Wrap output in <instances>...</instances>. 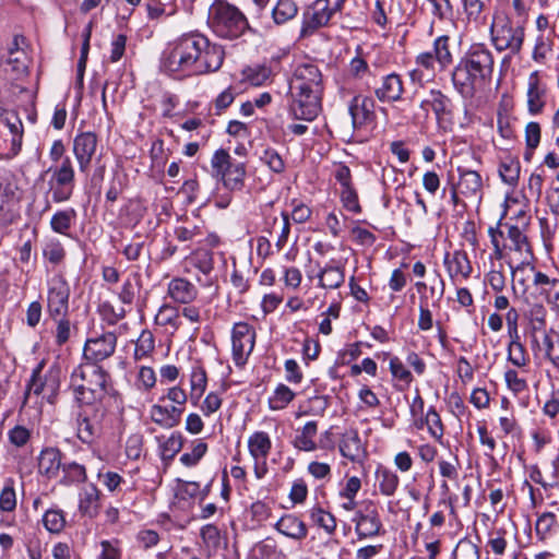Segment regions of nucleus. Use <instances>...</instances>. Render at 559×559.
<instances>
[{
  "label": "nucleus",
  "mask_w": 559,
  "mask_h": 559,
  "mask_svg": "<svg viewBox=\"0 0 559 559\" xmlns=\"http://www.w3.org/2000/svg\"><path fill=\"white\" fill-rule=\"evenodd\" d=\"M224 48L199 32H189L174 39L164 50L160 69L182 79L218 71L224 62Z\"/></svg>",
  "instance_id": "1"
},
{
  "label": "nucleus",
  "mask_w": 559,
  "mask_h": 559,
  "mask_svg": "<svg viewBox=\"0 0 559 559\" xmlns=\"http://www.w3.org/2000/svg\"><path fill=\"white\" fill-rule=\"evenodd\" d=\"M292 102L289 114L294 119L312 121L321 110L322 73L313 62L299 63L289 83Z\"/></svg>",
  "instance_id": "2"
},
{
  "label": "nucleus",
  "mask_w": 559,
  "mask_h": 559,
  "mask_svg": "<svg viewBox=\"0 0 559 559\" xmlns=\"http://www.w3.org/2000/svg\"><path fill=\"white\" fill-rule=\"evenodd\" d=\"M493 67V53L485 44L471 45L452 71L454 88L464 98H472L491 80Z\"/></svg>",
  "instance_id": "3"
},
{
  "label": "nucleus",
  "mask_w": 559,
  "mask_h": 559,
  "mask_svg": "<svg viewBox=\"0 0 559 559\" xmlns=\"http://www.w3.org/2000/svg\"><path fill=\"white\" fill-rule=\"evenodd\" d=\"M207 24L216 36L225 39H236L251 31L245 14L225 0H215L210 7Z\"/></svg>",
  "instance_id": "4"
},
{
  "label": "nucleus",
  "mask_w": 559,
  "mask_h": 559,
  "mask_svg": "<svg viewBox=\"0 0 559 559\" xmlns=\"http://www.w3.org/2000/svg\"><path fill=\"white\" fill-rule=\"evenodd\" d=\"M491 40L498 51L509 50L516 55L521 51L524 40V28L513 26L510 19L504 17L490 26Z\"/></svg>",
  "instance_id": "5"
},
{
  "label": "nucleus",
  "mask_w": 559,
  "mask_h": 559,
  "mask_svg": "<svg viewBox=\"0 0 559 559\" xmlns=\"http://www.w3.org/2000/svg\"><path fill=\"white\" fill-rule=\"evenodd\" d=\"M48 171L51 173L48 185L53 202L68 201L75 186V173L71 159L64 157L59 166L49 168Z\"/></svg>",
  "instance_id": "6"
},
{
  "label": "nucleus",
  "mask_w": 559,
  "mask_h": 559,
  "mask_svg": "<svg viewBox=\"0 0 559 559\" xmlns=\"http://www.w3.org/2000/svg\"><path fill=\"white\" fill-rule=\"evenodd\" d=\"M47 312L52 320L68 316L70 286L62 274H55L47 282Z\"/></svg>",
  "instance_id": "7"
},
{
  "label": "nucleus",
  "mask_w": 559,
  "mask_h": 559,
  "mask_svg": "<svg viewBox=\"0 0 559 559\" xmlns=\"http://www.w3.org/2000/svg\"><path fill=\"white\" fill-rule=\"evenodd\" d=\"M545 273L538 271L530 262H521L515 267H512V288L516 294L518 290L527 299V295L536 297V292L544 281Z\"/></svg>",
  "instance_id": "8"
},
{
  "label": "nucleus",
  "mask_w": 559,
  "mask_h": 559,
  "mask_svg": "<svg viewBox=\"0 0 559 559\" xmlns=\"http://www.w3.org/2000/svg\"><path fill=\"white\" fill-rule=\"evenodd\" d=\"M353 522L359 539L373 538L385 533L379 511L371 501L355 513Z\"/></svg>",
  "instance_id": "9"
},
{
  "label": "nucleus",
  "mask_w": 559,
  "mask_h": 559,
  "mask_svg": "<svg viewBox=\"0 0 559 559\" xmlns=\"http://www.w3.org/2000/svg\"><path fill=\"white\" fill-rule=\"evenodd\" d=\"M19 40L20 36L13 38L11 47L0 61L1 72L7 80L11 81L20 80L28 72L29 59L26 51L19 47Z\"/></svg>",
  "instance_id": "10"
},
{
  "label": "nucleus",
  "mask_w": 559,
  "mask_h": 559,
  "mask_svg": "<svg viewBox=\"0 0 559 559\" xmlns=\"http://www.w3.org/2000/svg\"><path fill=\"white\" fill-rule=\"evenodd\" d=\"M255 343V330L247 322H237L231 331L233 358L236 366H243L252 353Z\"/></svg>",
  "instance_id": "11"
},
{
  "label": "nucleus",
  "mask_w": 559,
  "mask_h": 559,
  "mask_svg": "<svg viewBox=\"0 0 559 559\" xmlns=\"http://www.w3.org/2000/svg\"><path fill=\"white\" fill-rule=\"evenodd\" d=\"M334 14L330 0H316L302 13L300 36L308 37L324 27Z\"/></svg>",
  "instance_id": "12"
},
{
  "label": "nucleus",
  "mask_w": 559,
  "mask_h": 559,
  "mask_svg": "<svg viewBox=\"0 0 559 559\" xmlns=\"http://www.w3.org/2000/svg\"><path fill=\"white\" fill-rule=\"evenodd\" d=\"M117 336L112 332L88 338L83 349V362H98L109 358L116 350Z\"/></svg>",
  "instance_id": "13"
},
{
  "label": "nucleus",
  "mask_w": 559,
  "mask_h": 559,
  "mask_svg": "<svg viewBox=\"0 0 559 559\" xmlns=\"http://www.w3.org/2000/svg\"><path fill=\"white\" fill-rule=\"evenodd\" d=\"M109 373L95 362H82L71 373V383L80 382L86 386L103 389L107 393Z\"/></svg>",
  "instance_id": "14"
},
{
  "label": "nucleus",
  "mask_w": 559,
  "mask_h": 559,
  "mask_svg": "<svg viewBox=\"0 0 559 559\" xmlns=\"http://www.w3.org/2000/svg\"><path fill=\"white\" fill-rule=\"evenodd\" d=\"M97 142V135L91 131L81 132L73 139L72 152L79 169L83 174H86L90 169L93 156L96 153Z\"/></svg>",
  "instance_id": "15"
},
{
  "label": "nucleus",
  "mask_w": 559,
  "mask_h": 559,
  "mask_svg": "<svg viewBox=\"0 0 559 559\" xmlns=\"http://www.w3.org/2000/svg\"><path fill=\"white\" fill-rule=\"evenodd\" d=\"M547 86L538 71H533L527 79L526 103L532 116L543 112L546 106Z\"/></svg>",
  "instance_id": "16"
},
{
  "label": "nucleus",
  "mask_w": 559,
  "mask_h": 559,
  "mask_svg": "<svg viewBox=\"0 0 559 559\" xmlns=\"http://www.w3.org/2000/svg\"><path fill=\"white\" fill-rule=\"evenodd\" d=\"M374 96L381 103H395L402 99L404 82L400 74L392 72L383 75L374 87Z\"/></svg>",
  "instance_id": "17"
},
{
  "label": "nucleus",
  "mask_w": 559,
  "mask_h": 559,
  "mask_svg": "<svg viewBox=\"0 0 559 559\" xmlns=\"http://www.w3.org/2000/svg\"><path fill=\"white\" fill-rule=\"evenodd\" d=\"M376 103L370 96L356 95L349 105V114L355 129L371 123L376 119Z\"/></svg>",
  "instance_id": "18"
},
{
  "label": "nucleus",
  "mask_w": 559,
  "mask_h": 559,
  "mask_svg": "<svg viewBox=\"0 0 559 559\" xmlns=\"http://www.w3.org/2000/svg\"><path fill=\"white\" fill-rule=\"evenodd\" d=\"M0 124L5 127L11 134V152L15 156L22 148L24 128L21 118L13 110H4L0 114Z\"/></svg>",
  "instance_id": "19"
},
{
  "label": "nucleus",
  "mask_w": 559,
  "mask_h": 559,
  "mask_svg": "<svg viewBox=\"0 0 559 559\" xmlns=\"http://www.w3.org/2000/svg\"><path fill=\"white\" fill-rule=\"evenodd\" d=\"M457 173L459 182L455 186L461 194L466 198H478L480 200L483 191L481 176L475 170L463 167H459Z\"/></svg>",
  "instance_id": "20"
},
{
  "label": "nucleus",
  "mask_w": 559,
  "mask_h": 559,
  "mask_svg": "<svg viewBox=\"0 0 559 559\" xmlns=\"http://www.w3.org/2000/svg\"><path fill=\"white\" fill-rule=\"evenodd\" d=\"M100 509V491L94 484H87L79 493V511L82 515L94 519Z\"/></svg>",
  "instance_id": "21"
},
{
  "label": "nucleus",
  "mask_w": 559,
  "mask_h": 559,
  "mask_svg": "<svg viewBox=\"0 0 559 559\" xmlns=\"http://www.w3.org/2000/svg\"><path fill=\"white\" fill-rule=\"evenodd\" d=\"M317 278L318 287L324 289H337L345 282L344 265L334 264V261L332 260L320 269L317 274Z\"/></svg>",
  "instance_id": "22"
},
{
  "label": "nucleus",
  "mask_w": 559,
  "mask_h": 559,
  "mask_svg": "<svg viewBox=\"0 0 559 559\" xmlns=\"http://www.w3.org/2000/svg\"><path fill=\"white\" fill-rule=\"evenodd\" d=\"M182 413V407L163 406L160 404H154L150 409L151 419L166 429H171L178 426L181 420Z\"/></svg>",
  "instance_id": "23"
},
{
  "label": "nucleus",
  "mask_w": 559,
  "mask_h": 559,
  "mask_svg": "<svg viewBox=\"0 0 559 559\" xmlns=\"http://www.w3.org/2000/svg\"><path fill=\"white\" fill-rule=\"evenodd\" d=\"M64 462H62V453L57 448H45L38 456V472L48 478L58 476Z\"/></svg>",
  "instance_id": "24"
},
{
  "label": "nucleus",
  "mask_w": 559,
  "mask_h": 559,
  "mask_svg": "<svg viewBox=\"0 0 559 559\" xmlns=\"http://www.w3.org/2000/svg\"><path fill=\"white\" fill-rule=\"evenodd\" d=\"M444 265L452 280L457 276L468 278L473 272L467 253L462 250H456L452 254L447 253L444 257Z\"/></svg>",
  "instance_id": "25"
},
{
  "label": "nucleus",
  "mask_w": 559,
  "mask_h": 559,
  "mask_svg": "<svg viewBox=\"0 0 559 559\" xmlns=\"http://www.w3.org/2000/svg\"><path fill=\"white\" fill-rule=\"evenodd\" d=\"M168 296L179 304H190L198 297L197 287L183 277H175L168 284Z\"/></svg>",
  "instance_id": "26"
},
{
  "label": "nucleus",
  "mask_w": 559,
  "mask_h": 559,
  "mask_svg": "<svg viewBox=\"0 0 559 559\" xmlns=\"http://www.w3.org/2000/svg\"><path fill=\"white\" fill-rule=\"evenodd\" d=\"M338 448L342 456L352 462L358 461L364 453V447L356 429H348L342 435Z\"/></svg>",
  "instance_id": "27"
},
{
  "label": "nucleus",
  "mask_w": 559,
  "mask_h": 559,
  "mask_svg": "<svg viewBox=\"0 0 559 559\" xmlns=\"http://www.w3.org/2000/svg\"><path fill=\"white\" fill-rule=\"evenodd\" d=\"M275 528L283 535L295 540L306 538L308 530L304 521L294 514L283 515L275 524Z\"/></svg>",
  "instance_id": "28"
},
{
  "label": "nucleus",
  "mask_w": 559,
  "mask_h": 559,
  "mask_svg": "<svg viewBox=\"0 0 559 559\" xmlns=\"http://www.w3.org/2000/svg\"><path fill=\"white\" fill-rule=\"evenodd\" d=\"M519 216L522 218V225L506 224L508 228V239L511 241L510 249L520 253H527L532 255V249L525 235L524 228L527 226L524 212H520Z\"/></svg>",
  "instance_id": "29"
},
{
  "label": "nucleus",
  "mask_w": 559,
  "mask_h": 559,
  "mask_svg": "<svg viewBox=\"0 0 559 559\" xmlns=\"http://www.w3.org/2000/svg\"><path fill=\"white\" fill-rule=\"evenodd\" d=\"M436 63L437 61L433 60L432 52H420L416 57V64L419 68L409 72L412 82L423 84L433 78Z\"/></svg>",
  "instance_id": "30"
},
{
  "label": "nucleus",
  "mask_w": 559,
  "mask_h": 559,
  "mask_svg": "<svg viewBox=\"0 0 559 559\" xmlns=\"http://www.w3.org/2000/svg\"><path fill=\"white\" fill-rule=\"evenodd\" d=\"M271 449L272 441L265 431H255L248 438V450L253 461L267 459Z\"/></svg>",
  "instance_id": "31"
},
{
  "label": "nucleus",
  "mask_w": 559,
  "mask_h": 559,
  "mask_svg": "<svg viewBox=\"0 0 559 559\" xmlns=\"http://www.w3.org/2000/svg\"><path fill=\"white\" fill-rule=\"evenodd\" d=\"M318 426L317 421L311 420L306 423L301 430L297 431L293 444L300 451L311 452L317 450L314 437L317 436Z\"/></svg>",
  "instance_id": "32"
},
{
  "label": "nucleus",
  "mask_w": 559,
  "mask_h": 559,
  "mask_svg": "<svg viewBox=\"0 0 559 559\" xmlns=\"http://www.w3.org/2000/svg\"><path fill=\"white\" fill-rule=\"evenodd\" d=\"M376 481L379 491L386 497L393 496L400 484V478L395 472L388 467L379 466L376 471Z\"/></svg>",
  "instance_id": "33"
},
{
  "label": "nucleus",
  "mask_w": 559,
  "mask_h": 559,
  "mask_svg": "<svg viewBox=\"0 0 559 559\" xmlns=\"http://www.w3.org/2000/svg\"><path fill=\"white\" fill-rule=\"evenodd\" d=\"M100 428L97 420L92 419L86 411L79 414L78 418V438L87 444L93 443L99 435Z\"/></svg>",
  "instance_id": "34"
},
{
  "label": "nucleus",
  "mask_w": 559,
  "mask_h": 559,
  "mask_svg": "<svg viewBox=\"0 0 559 559\" xmlns=\"http://www.w3.org/2000/svg\"><path fill=\"white\" fill-rule=\"evenodd\" d=\"M206 371L201 365H194L190 373V401L197 405L206 390Z\"/></svg>",
  "instance_id": "35"
},
{
  "label": "nucleus",
  "mask_w": 559,
  "mask_h": 559,
  "mask_svg": "<svg viewBox=\"0 0 559 559\" xmlns=\"http://www.w3.org/2000/svg\"><path fill=\"white\" fill-rule=\"evenodd\" d=\"M44 367V362L37 365V367L33 370L32 377L26 385L22 406H25L31 400L32 394L39 396L45 393L47 379L49 378V373L41 378V370Z\"/></svg>",
  "instance_id": "36"
},
{
  "label": "nucleus",
  "mask_w": 559,
  "mask_h": 559,
  "mask_svg": "<svg viewBox=\"0 0 559 559\" xmlns=\"http://www.w3.org/2000/svg\"><path fill=\"white\" fill-rule=\"evenodd\" d=\"M187 272L188 266H192L205 276H209L214 269L213 253L209 250H195L186 258Z\"/></svg>",
  "instance_id": "37"
},
{
  "label": "nucleus",
  "mask_w": 559,
  "mask_h": 559,
  "mask_svg": "<svg viewBox=\"0 0 559 559\" xmlns=\"http://www.w3.org/2000/svg\"><path fill=\"white\" fill-rule=\"evenodd\" d=\"M247 559H286V556L273 539L266 538L251 548Z\"/></svg>",
  "instance_id": "38"
},
{
  "label": "nucleus",
  "mask_w": 559,
  "mask_h": 559,
  "mask_svg": "<svg viewBox=\"0 0 559 559\" xmlns=\"http://www.w3.org/2000/svg\"><path fill=\"white\" fill-rule=\"evenodd\" d=\"M74 391V399L81 406H90L103 400L107 394L103 389H95L94 386H86L84 383H71Z\"/></svg>",
  "instance_id": "39"
},
{
  "label": "nucleus",
  "mask_w": 559,
  "mask_h": 559,
  "mask_svg": "<svg viewBox=\"0 0 559 559\" xmlns=\"http://www.w3.org/2000/svg\"><path fill=\"white\" fill-rule=\"evenodd\" d=\"M245 176V164L240 162H235L219 178L223 180L224 186L227 189L240 190L243 187Z\"/></svg>",
  "instance_id": "40"
},
{
  "label": "nucleus",
  "mask_w": 559,
  "mask_h": 559,
  "mask_svg": "<svg viewBox=\"0 0 559 559\" xmlns=\"http://www.w3.org/2000/svg\"><path fill=\"white\" fill-rule=\"evenodd\" d=\"M281 216V222L276 216H269L265 219L266 231L269 234H272L275 225L281 224V231L275 243L278 251H281L285 247L290 234L289 214L286 212H282Z\"/></svg>",
  "instance_id": "41"
},
{
  "label": "nucleus",
  "mask_w": 559,
  "mask_h": 559,
  "mask_svg": "<svg viewBox=\"0 0 559 559\" xmlns=\"http://www.w3.org/2000/svg\"><path fill=\"white\" fill-rule=\"evenodd\" d=\"M424 424L427 425L428 431L432 438L438 441L442 440L443 425L440 415L437 413L433 406L428 409L425 418L420 417L419 420L415 423L417 428H423Z\"/></svg>",
  "instance_id": "42"
},
{
  "label": "nucleus",
  "mask_w": 559,
  "mask_h": 559,
  "mask_svg": "<svg viewBox=\"0 0 559 559\" xmlns=\"http://www.w3.org/2000/svg\"><path fill=\"white\" fill-rule=\"evenodd\" d=\"M433 48L436 50V61L441 71L445 70L453 61V57L450 50V37L441 35L433 41Z\"/></svg>",
  "instance_id": "43"
},
{
  "label": "nucleus",
  "mask_w": 559,
  "mask_h": 559,
  "mask_svg": "<svg viewBox=\"0 0 559 559\" xmlns=\"http://www.w3.org/2000/svg\"><path fill=\"white\" fill-rule=\"evenodd\" d=\"M298 13V7L294 0H278L272 10V16L277 25L293 20Z\"/></svg>",
  "instance_id": "44"
},
{
  "label": "nucleus",
  "mask_w": 559,
  "mask_h": 559,
  "mask_svg": "<svg viewBox=\"0 0 559 559\" xmlns=\"http://www.w3.org/2000/svg\"><path fill=\"white\" fill-rule=\"evenodd\" d=\"M536 296H545L548 304L559 311V280L550 278L546 274Z\"/></svg>",
  "instance_id": "45"
},
{
  "label": "nucleus",
  "mask_w": 559,
  "mask_h": 559,
  "mask_svg": "<svg viewBox=\"0 0 559 559\" xmlns=\"http://www.w3.org/2000/svg\"><path fill=\"white\" fill-rule=\"evenodd\" d=\"M63 477L61 479V484L63 485H72L75 483H83L86 480V469L85 466L72 461L64 462L62 467Z\"/></svg>",
  "instance_id": "46"
},
{
  "label": "nucleus",
  "mask_w": 559,
  "mask_h": 559,
  "mask_svg": "<svg viewBox=\"0 0 559 559\" xmlns=\"http://www.w3.org/2000/svg\"><path fill=\"white\" fill-rule=\"evenodd\" d=\"M463 14L469 23L479 24L485 21V2L483 0H461Z\"/></svg>",
  "instance_id": "47"
},
{
  "label": "nucleus",
  "mask_w": 559,
  "mask_h": 559,
  "mask_svg": "<svg viewBox=\"0 0 559 559\" xmlns=\"http://www.w3.org/2000/svg\"><path fill=\"white\" fill-rule=\"evenodd\" d=\"M76 216V212L74 209H68L63 211L56 212L51 219L50 226L55 233L67 235L68 230L71 228L72 222Z\"/></svg>",
  "instance_id": "48"
},
{
  "label": "nucleus",
  "mask_w": 559,
  "mask_h": 559,
  "mask_svg": "<svg viewBox=\"0 0 559 559\" xmlns=\"http://www.w3.org/2000/svg\"><path fill=\"white\" fill-rule=\"evenodd\" d=\"M207 443L202 439H195L191 442V451L180 456V463L186 467H193L202 460L207 452Z\"/></svg>",
  "instance_id": "49"
},
{
  "label": "nucleus",
  "mask_w": 559,
  "mask_h": 559,
  "mask_svg": "<svg viewBox=\"0 0 559 559\" xmlns=\"http://www.w3.org/2000/svg\"><path fill=\"white\" fill-rule=\"evenodd\" d=\"M451 99L440 90H430V108L438 120L451 114Z\"/></svg>",
  "instance_id": "50"
},
{
  "label": "nucleus",
  "mask_w": 559,
  "mask_h": 559,
  "mask_svg": "<svg viewBox=\"0 0 559 559\" xmlns=\"http://www.w3.org/2000/svg\"><path fill=\"white\" fill-rule=\"evenodd\" d=\"M155 349V338L150 330H143L135 342L133 357L141 360L148 357Z\"/></svg>",
  "instance_id": "51"
},
{
  "label": "nucleus",
  "mask_w": 559,
  "mask_h": 559,
  "mask_svg": "<svg viewBox=\"0 0 559 559\" xmlns=\"http://www.w3.org/2000/svg\"><path fill=\"white\" fill-rule=\"evenodd\" d=\"M295 397V393L285 384H278L269 399V406L273 411L284 409Z\"/></svg>",
  "instance_id": "52"
},
{
  "label": "nucleus",
  "mask_w": 559,
  "mask_h": 559,
  "mask_svg": "<svg viewBox=\"0 0 559 559\" xmlns=\"http://www.w3.org/2000/svg\"><path fill=\"white\" fill-rule=\"evenodd\" d=\"M524 135L526 144L525 158L528 160L540 143L542 129L539 123L535 121L528 122L525 127Z\"/></svg>",
  "instance_id": "53"
},
{
  "label": "nucleus",
  "mask_w": 559,
  "mask_h": 559,
  "mask_svg": "<svg viewBox=\"0 0 559 559\" xmlns=\"http://www.w3.org/2000/svg\"><path fill=\"white\" fill-rule=\"evenodd\" d=\"M259 158L274 174H282L285 170L284 158L273 147L264 148Z\"/></svg>",
  "instance_id": "54"
},
{
  "label": "nucleus",
  "mask_w": 559,
  "mask_h": 559,
  "mask_svg": "<svg viewBox=\"0 0 559 559\" xmlns=\"http://www.w3.org/2000/svg\"><path fill=\"white\" fill-rule=\"evenodd\" d=\"M16 493L14 480L7 478L2 490L0 491V511L13 512L16 508Z\"/></svg>",
  "instance_id": "55"
},
{
  "label": "nucleus",
  "mask_w": 559,
  "mask_h": 559,
  "mask_svg": "<svg viewBox=\"0 0 559 559\" xmlns=\"http://www.w3.org/2000/svg\"><path fill=\"white\" fill-rule=\"evenodd\" d=\"M309 512L312 522L322 527L326 533L332 534L335 531L336 521L330 512L324 511L320 507H314Z\"/></svg>",
  "instance_id": "56"
},
{
  "label": "nucleus",
  "mask_w": 559,
  "mask_h": 559,
  "mask_svg": "<svg viewBox=\"0 0 559 559\" xmlns=\"http://www.w3.org/2000/svg\"><path fill=\"white\" fill-rule=\"evenodd\" d=\"M508 360L519 368L527 365V354L524 345L520 342V338H511L508 346Z\"/></svg>",
  "instance_id": "57"
},
{
  "label": "nucleus",
  "mask_w": 559,
  "mask_h": 559,
  "mask_svg": "<svg viewBox=\"0 0 559 559\" xmlns=\"http://www.w3.org/2000/svg\"><path fill=\"white\" fill-rule=\"evenodd\" d=\"M547 358L555 367H559V333L550 330L543 338Z\"/></svg>",
  "instance_id": "58"
},
{
  "label": "nucleus",
  "mask_w": 559,
  "mask_h": 559,
  "mask_svg": "<svg viewBox=\"0 0 559 559\" xmlns=\"http://www.w3.org/2000/svg\"><path fill=\"white\" fill-rule=\"evenodd\" d=\"M183 447V437L180 432H173L163 443H160L162 457L171 460Z\"/></svg>",
  "instance_id": "59"
},
{
  "label": "nucleus",
  "mask_w": 559,
  "mask_h": 559,
  "mask_svg": "<svg viewBox=\"0 0 559 559\" xmlns=\"http://www.w3.org/2000/svg\"><path fill=\"white\" fill-rule=\"evenodd\" d=\"M155 320L159 325L170 326L174 330H178L181 326L180 313L176 308L169 306H163Z\"/></svg>",
  "instance_id": "60"
},
{
  "label": "nucleus",
  "mask_w": 559,
  "mask_h": 559,
  "mask_svg": "<svg viewBox=\"0 0 559 559\" xmlns=\"http://www.w3.org/2000/svg\"><path fill=\"white\" fill-rule=\"evenodd\" d=\"M389 369L392 377L403 383L405 388L409 386L413 382L414 378L412 372L404 366L403 361L399 357L394 356L390 359Z\"/></svg>",
  "instance_id": "61"
},
{
  "label": "nucleus",
  "mask_w": 559,
  "mask_h": 559,
  "mask_svg": "<svg viewBox=\"0 0 559 559\" xmlns=\"http://www.w3.org/2000/svg\"><path fill=\"white\" fill-rule=\"evenodd\" d=\"M557 526V519L552 512H545L538 516L535 531L540 540H545L550 536L552 530Z\"/></svg>",
  "instance_id": "62"
},
{
  "label": "nucleus",
  "mask_w": 559,
  "mask_h": 559,
  "mask_svg": "<svg viewBox=\"0 0 559 559\" xmlns=\"http://www.w3.org/2000/svg\"><path fill=\"white\" fill-rule=\"evenodd\" d=\"M499 175L503 182L509 186H515L520 176V164L516 160L509 159L502 162L499 167Z\"/></svg>",
  "instance_id": "63"
},
{
  "label": "nucleus",
  "mask_w": 559,
  "mask_h": 559,
  "mask_svg": "<svg viewBox=\"0 0 559 559\" xmlns=\"http://www.w3.org/2000/svg\"><path fill=\"white\" fill-rule=\"evenodd\" d=\"M55 321V342L58 346H62L71 338L74 326L72 325L67 316L58 317Z\"/></svg>",
  "instance_id": "64"
}]
</instances>
